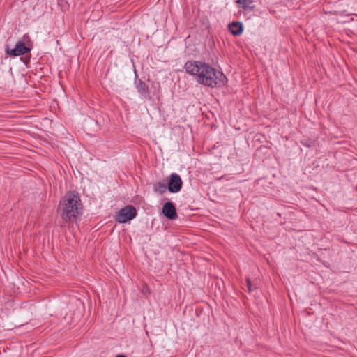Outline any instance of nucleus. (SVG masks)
I'll return each mask as SVG.
<instances>
[{
	"instance_id": "f257e3e1",
	"label": "nucleus",
	"mask_w": 357,
	"mask_h": 357,
	"mask_svg": "<svg viewBox=\"0 0 357 357\" xmlns=\"http://www.w3.org/2000/svg\"><path fill=\"white\" fill-rule=\"evenodd\" d=\"M184 69L188 74L195 76L198 83L208 87H221L227 81L222 72L201 61H188Z\"/></svg>"
},
{
	"instance_id": "f03ea898",
	"label": "nucleus",
	"mask_w": 357,
	"mask_h": 357,
	"mask_svg": "<svg viewBox=\"0 0 357 357\" xmlns=\"http://www.w3.org/2000/svg\"><path fill=\"white\" fill-rule=\"evenodd\" d=\"M82 209L79 197L69 192L60 201L58 210L64 222H73L81 215Z\"/></svg>"
},
{
	"instance_id": "7ed1b4c3",
	"label": "nucleus",
	"mask_w": 357,
	"mask_h": 357,
	"mask_svg": "<svg viewBox=\"0 0 357 357\" xmlns=\"http://www.w3.org/2000/svg\"><path fill=\"white\" fill-rule=\"evenodd\" d=\"M137 216V210L132 206H126L121 208L116 215V221L125 223L134 219Z\"/></svg>"
},
{
	"instance_id": "20e7f679",
	"label": "nucleus",
	"mask_w": 357,
	"mask_h": 357,
	"mask_svg": "<svg viewBox=\"0 0 357 357\" xmlns=\"http://www.w3.org/2000/svg\"><path fill=\"white\" fill-rule=\"evenodd\" d=\"M182 181L178 174L173 173L170 176V180L168 183V190L172 193L179 192L182 187Z\"/></svg>"
},
{
	"instance_id": "39448f33",
	"label": "nucleus",
	"mask_w": 357,
	"mask_h": 357,
	"mask_svg": "<svg viewBox=\"0 0 357 357\" xmlns=\"http://www.w3.org/2000/svg\"><path fill=\"white\" fill-rule=\"evenodd\" d=\"M30 51L31 49L29 47H26L22 42L19 41L17 43L15 48L6 50V54L13 56H17L24 55Z\"/></svg>"
},
{
	"instance_id": "423d86ee",
	"label": "nucleus",
	"mask_w": 357,
	"mask_h": 357,
	"mask_svg": "<svg viewBox=\"0 0 357 357\" xmlns=\"http://www.w3.org/2000/svg\"><path fill=\"white\" fill-rule=\"evenodd\" d=\"M163 215L169 220H176L178 215L176 208L172 202H166L162 207Z\"/></svg>"
},
{
	"instance_id": "0eeeda50",
	"label": "nucleus",
	"mask_w": 357,
	"mask_h": 357,
	"mask_svg": "<svg viewBox=\"0 0 357 357\" xmlns=\"http://www.w3.org/2000/svg\"><path fill=\"white\" fill-rule=\"evenodd\" d=\"M228 27L229 31L234 36L241 35L243 30V24L240 22H233L229 24Z\"/></svg>"
},
{
	"instance_id": "6e6552de",
	"label": "nucleus",
	"mask_w": 357,
	"mask_h": 357,
	"mask_svg": "<svg viewBox=\"0 0 357 357\" xmlns=\"http://www.w3.org/2000/svg\"><path fill=\"white\" fill-rule=\"evenodd\" d=\"M135 87L141 96H146L149 93L148 85L142 80L135 82Z\"/></svg>"
},
{
	"instance_id": "1a4fd4ad",
	"label": "nucleus",
	"mask_w": 357,
	"mask_h": 357,
	"mask_svg": "<svg viewBox=\"0 0 357 357\" xmlns=\"http://www.w3.org/2000/svg\"><path fill=\"white\" fill-rule=\"evenodd\" d=\"M252 3V0H237V3L241 5L243 8H249Z\"/></svg>"
},
{
	"instance_id": "9d476101",
	"label": "nucleus",
	"mask_w": 357,
	"mask_h": 357,
	"mask_svg": "<svg viewBox=\"0 0 357 357\" xmlns=\"http://www.w3.org/2000/svg\"><path fill=\"white\" fill-rule=\"evenodd\" d=\"M166 189H167V186H166L165 183H162L160 182V183H158L157 184H155V190L161 193L165 192Z\"/></svg>"
},
{
	"instance_id": "9b49d317",
	"label": "nucleus",
	"mask_w": 357,
	"mask_h": 357,
	"mask_svg": "<svg viewBox=\"0 0 357 357\" xmlns=\"http://www.w3.org/2000/svg\"><path fill=\"white\" fill-rule=\"evenodd\" d=\"M246 284H247V288H248V292H251L252 284H251L250 280L249 278H246Z\"/></svg>"
}]
</instances>
